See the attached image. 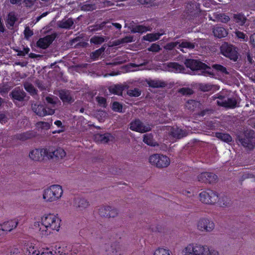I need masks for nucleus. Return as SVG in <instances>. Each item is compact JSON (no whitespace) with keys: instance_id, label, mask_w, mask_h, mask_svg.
<instances>
[{"instance_id":"obj_1","label":"nucleus","mask_w":255,"mask_h":255,"mask_svg":"<svg viewBox=\"0 0 255 255\" xmlns=\"http://www.w3.org/2000/svg\"><path fill=\"white\" fill-rule=\"evenodd\" d=\"M61 220L60 218L54 214H45L41 218V223L43 228H40V231L43 235H48L51 231H58L60 227Z\"/></svg>"},{"instance_id":"obj_2","label":"nucleus","mask_w":255,"mask_h":255,"mask_svg":"<svg viewBox=\"0 0 255 255\" xmlns=\"http://www.w3.org/2000/svg\"><path fill=\"white\" fill-rule=\"evenodd\" d=\"M213 252L217 251L210 249L207 246L196 243L187 245L183 251V255H210Z\"/></svg>"},{"instance_id":"obj_3","label":"nucleus","mask_w":255,"mask_h":255,"mask_svg":"<svg viewBox=\"0 0 255 255\" xmlns=\"http://www.w3.org/2000/svg\"><path fill=\"white\" fill-rule=\"evenodd\" d=\"M63 194L61 185L54 184L45 189L43 191V198L46 202H53L60 200Z\"/></svg>"},{"instance_id":"obj_4","label":"nucleus","mask_w":255,"mask_h":255,"mask_svg":"<svg viewBox=\"0 0 255 255\" xmlns=\"http://www.w3.org/2000/svg\"><path fill=\"white\" fill-rule=\"evenodd\" d=\"M151 165L158 168L167 167L170 163V159L166 155L161 154H153L148 159Z\"/></svg>"},{"instance_id":"obj_5","label":"nucleus","mask_w":255,"mask_h":255,"mask_svg":"<svg viewBox=\"0 0 255 255\" xmlns=\"http://www.w3.org/2000/svg\"><path fill=\"white\" fill-rule=\"evenodd\" d=\"M98 214L102 217L114 218L118 216L119 212L116 208L103 205L98 207Z\"/></svg>"},{"instance_id":"obj_6","label":"nucleus","mask_w":255,"mask_h":255,"mask_svg":"<svg viewBox=\"0 0 255 255\" xmlns=\"http://www.w3.org/2000/svg\"><path fill=\"white\" fill-rule=\"evenodd\" d=\"M221 53L226 57L230 58L234 61H236L238 58V53L236 47L234 46L224 43L220 47Z\"/></svg>"},{"instance_id":"obj_7","label":"nucleus","mask_w":255,"mask_h":255,"mask_svg":"<svg viewBox=\"0 0 255 255\" xmlns=\"http://www.w3.org/2000/svg\"><path fill=\"white\" fill-rule=\"evenodd\" d=\"M200 200L203 203L213 204L218 200V194L210 189L202 191L199 194Z\"/></svg>"},{"instance_id":"obj_8","label":"nucleus","mask_w":255,"mask_h":255,"mask_svg":"<svg viewBox=\"0 0 255 255\" xmlns=\"http://www.w3.org/2000/svg\"><path fill=\"white\" fill-rule=\"evenodd\" d=\"M197 229L201 232H211L215 228V224L210 219L200 218L196 223Z\"/></svg>"},{"instance_id":"obj_9","label":"nucleus","mask_w":255,"mask_h":255,"mask_svg":"<svg viewBox=\"0 0 255 255\" xmlns=\"http://www.w3.org/2000/svg\"><path fill=\"white\" fill-rule=\"evenodd\" d=\"M45 151L48 159H62L66 154L64 150L60 147H48L45 148Z\"/></svg>"},{"instance_id":"obj_10","label":"nucleus","mask_w":255,"mask_h":255,"mask_svg":"<svg viewBox=\"0 0 255 255\" xmlns=\"http://www.w3.org/2000/svg\"><path fill=\"white\" fill-rule=\"evenodd\" d=\"M31 108L33 112L39 117H44L54 114L53 109H50L49 107L43 105L39 104H32Z\"/></svg>"},{"instance_id":"obj_11","label":"nucleus","mask_w":255,"mask_h":255,"mask_svg":"<svg viewBox=\"0 0 255 255\" xmlns=\"http://www.w3.org/2000/svg\"><path fill=\"white\" fill-rule=\"evenodd\" d=\"M129 128L133 131L143 133L150 131L151 129L148 124H144L139 120H135L130 124Z\"/></svg>"},{"instance_id":"obj_12","label":"nucleus","mask_w":255,"mask_h":255,"mask_svg":"<svg viewBox=\"0 0 255 255\" xmlns=\"http://www.w3.org/2000/svg\"><path fill=\"white\" fill-rule=\"evenodd\" d=\"M199 181L204 183H212L217 180V176L211 172H203L199 174L198 177Z\"/></svg>"},{"instance_id":"obj_13","label":"nucleus","mask_w":255,"mask_h":255,"mask_svg":"<svg viewBox=\"0 0 255 255\" xmlns=\"http://www.w3.org/2000/svg\"><path fill=\"white\" fill-rule=\"evenodd\" d=\"M218 98L217 103L219 106L230 108H234L236 106L237 101L234 98L225 99L223 96H220Z\"/></svg>"},{"instance_id":"obj_14","label":"nucleus","mask_w":255,"mask_h":255,"mask_svg":"<svg viewBox=\"0 0 255 255\" xmlns=\"http://www.w3.org/2000/svg\"><path fill=\"white\" fill-rule=\"evenodd\" d=\"M55 38V36L53 35H48L43 38H40L36 43L37 46L45 49L52 43Z\"/></svg>"},{"instance_id":"obj_15","label":"nucleus","mask_w":255,"mask_h":255,"mask_svg":"<svg viewBox=\"0 0 255 255\" xmlns=\"http://www.w3.org/2000/svg\"><path fill=\"white\" fill-rule=\"evenodd\" d=\"M186 67L190 68L192 70H198L205 69L206 65L203 63L194 59H187L185 62Z\"/></svg>"},{"instance_id":"obj_16","label":"nucleus","mask_w":255,"mask_h":255,"mask_svg":"<svg viewBox=\"0 0 255 255\" xmlns=\"http://www.w3.org/2000/svg\"><path fill=\"white\" fill-rule=\"evenodd\" d=\"M29 156L33 160L39 161L43 157H46V152L45 151V148L35 149L29 152Z\"/></svg>"},{"instance_id":"obj_17","label":"nucleus","mask_w":255,"mask_h":255,"mask_svg":"<svg viewBox=\"0 0 255 255\" xmlns=\"http://www.w3.org/2000/svg\"><path fill=\"white\" fill-rule=\"evenodd\" d=\"M18 224V221L16 219L10 220L0 224L2 230L4 232H9L15 229Z\"/></svg>"},{"instance_id":"obj_18","label":"nucleus","mask_w":255,"mask_h":255,"mask_svg":"<svg viewBox=\"0 0 255 255\" xmlns=\"http://www.w3.org/2000/svg\"><path fill=\"white\" fill-rule=\"evenodd\" d=\"M239 140L241 144L248 150H252L255 147V138L253 136H246Z\"/></svg>"},{"instance_id":"obj_19","label":"nucleus","mask_w":255,"mask_h":255,"mask_svg":"<svg viewBox=\"0 0 255 255\" xmlns=\"http://www.w3.org/2000/svg\"><path fill=\"white\" fill-rule=\"evenodd\" d=\"M169 134L173 137L180 139L187 135L186 130H183L178 127H171L169 129Z\"/></svg>"},{"instance_id":"obj_20","label":"nucleus","mask_w":255,"mask_h":255,"mask_svg":"<svg viewBox=\"0 0 255 255\" xmlns=\"http://www.w3.org/2000/svg\"><path fill=\"white\" fill-rule=\"evenodd\" d=\"M209 18L211 20L217 22H221L223 23H227L230 19V18L228 15L225 13H222L220 12L213 13L212 16L210 15Z\"/></svg>"},{"instance_id":"obj_21","label":"nucleus","mask_w":255,"mask_h":255,"mask_svg":"<svg viewBox=\"0 0 255 255\" xmlns=\"http://www.w3.org/2000/svg\"><path fill=\"white\" fill-rule=\"evenodd\" d=\"M165 34L164 30H161L160 32L154 33H148L142 37L144 40L152 42L159 39L160 37Z\"/></svg>"},{"instance_id":"obj_22","label":"nucleus","mask_w":255,"mask_h":255,"mask_svg":"<svg viewBox=\"0 0 255 255\" xmlns=\"http://www.w3.org/2000/svg\"><path fill=\"white\" fill-rule=\"evenodd\" d=\"M11 95L13 99L18 101H22L25 97V93L20 88L17 87L13 90Z\"/></svg>"},{"instance_id":"obj_23","label":"nucleus","mask_w":255,"mask_h":255,"mask_svg":"<svg viewBox=\"0 0 255 255\" xmlns=\"http://www.w3.org/2000/svg\"><path fill=\"white\" fill-rule=\"evenodd\" d=\"M113 138V136L110 133L97 134L95 136V139L97 142H99L102 143H106L110 140H112Z\"/></svg>"},{"instance_id":"obj_24","label":"nucleus","mask_w":255,"mask_h":255,"mask_svg":"<svg viewBox=\"0 0 255 255\" xmlns=\"http://www.w3.org/2000/svg\"><path fill=\"white\" fill-rule=\"evenodd\" d=\"M166 70L170 72H181L184 70V68L177 63L170 62L167 64Z\"/></svg>"},{"instance_id":"obj_25","label":"nucleus","mask_w":255,"mask_h":255,"mask_svg":"<svg viewBox=\"0 0 255 255\" xmlns=\"http://www.w3.org/2000/svg\"><path fill=\"white\" fill-rule=\"evenodd\" d=\"M59 97L61 100L65 103H70L74 102L70 93L69 91L62 90L59 92Z\"/></svg>"},{"instance_id":"obj_26","label":"nucleus","mask_w":255,"mask_h":255,"mask_svg":"<svg viewBox=\"0 0 255 255\" xmlns=\"http://www.w3.org/2000/svg\"><path fill=\"white\" fill-rule=\"evenodd\" d=\"M233 20L239 25L243 26L246 22L247 18L242 13L234 14Z\"/></svg>"},{"instance_id":"obj_27","label":"nucleus","mask_w":255,"mask_h":255,"mask_svg":"<svg viewBox=\"0 0 255 255\" xmlns=\"http://www.w3.org/2000/svg\"><path fill=\"white\" fill-rule=\"evenodd\" d=\"M213 32L215 37L221 38L226 37L228 34L227 30L222 27H215Z\"/></svg>"},{"instance_id":"obj_28","label":"nucleus","mask_w":255,"mask_h":255,"mask_svg":"<svg viewBox=\"0 0 255 255\" xmlns=\"http://www.w3.org/2000/svg\"><path fill=\"white\" fill-rule=\"evenodd\" d=\"M89 205V202L85 198H78L75 200V206L81 209L87 208Z\"/></svg>"},{"instance_id":"obj_29","label":"nucleus","mask_w":255,"mask_h":255,"mask_svg":"<svg viewBox=\"0 0 255 255\" xmlns=\"http://www.w3.org/2000/svg\"><path fill=\"white\" fill-rule=\"evenodd\" d=\"M111 251L113 255H122L125 251L121 245L115 243L112 245Z\"/></svg>"},{"instance_id":"obj_30","label":"nucleus","mask_w":255,"mask_h":255,"mask_svg":"<svg viewBox=\"0 0 255 255\" xmlns=\"http://www.w3.org/2000/svg\"><path fill=\"white\" fill-rule=\"evenodd\" d=\"M151 27L142 25H137L132 28L131 32L133 33H142L147 31H151Z\"/></svg>"},{"instance_id":"obj_31","label":"nucleus","mask_w":255,"mask_h":255,"mask_svg":"<svg viewBox=\"0 0 255 255\" xmlns=\"http://www.w3.org/2000/svg\"><path fill=\"white\" fill-rule=\"evenodd\" d=\"M148 86L154 88H163L166 86V84L159 80H150L147 82Z\"/></svg>"},{"instance_id":"obj_32","label":"nucleus","mask_w":255,"mask_h":255,"mask_svg":"<svg viewBox=\"0 0 255 255\" xmlns=\"http://www.w3.org/2000/svg\"><path fill=\"white\" fill-rule=\"evenodd\" d=\"M74 24V21L72 18L67 19H63L58 23V26L60 28L69 29Z\"/></svg>"},{"instance_id":"obj_33","label":"nucleus","mask_w":255,"mask_h":255,"mask_svg":"<svg viewBox=\"0 0 255 255\" xmlns=\"http://www.w3.org/2000/svg\"><path fill=\"white\" fill-rule=\"evenodd\" d=\"M46 101L48 104L46 107H49L50 109H53L54 113L56 109V105L58 101V98L55 97H46Z\"/></svg>"},{"instance_id":"obj_34","label":"nucleus","mask_w":255,"mask_h":255,"mask_svg":"<svg viewBox=\"0 0 255 255\" xmlns=\"http://www.w3.org/2000/svg\"><path fill=\"white\" fill-rule=\"evenodd\" d=\"M143 141L146 144L155 146L157 145L153 139V135L151 134H146L143 135Z\"/></svg>"},{"instance_id":"obj_35","label":"nucleus","mask_w":255,"mask_h":255,"mask_svg":"<svg viewBox=\"0 0 255 255\" xmlns=\"http://www.w3.org/2000/svg\"><path fill=\"white\" fill-rule=\"evenodd\" d=\"M124 90V86L121 85H116L110 87L109 88V91L111 93L118 95H122Z\"/></svg>"},{"instance_id":"obj_36","label":"nucleus","mask_w":255,"mask_h":255,"mask_svg":"<svg viewBox=\"0 0 255 255\" xmlns=\"http://www.w3.org/2000/svg\"><path fill=\"white\" fill-rule=\"evenodd\" d=\"M216 136L222 140V141L229 142L232 141V137L228 133H225L222 132H216Z\"/></svg>"},{"instance_id":"obj_37","label":"nucleus","mask_w":255,"mask_h":255,"mask_svg":"<svg viewBox=\"0 0 255 255\" xmlns=\"http://www.w3.org/2000/svg\"><path fill=\"white\" fill-rule=\"evenodd\" d=\"M51 124L48 122H39L36 124V128L38 130H47L50 128Z\"/></svg>"},{"instance_id":"obj_38","label":"nucleus","mask_w":255,"mask_h":255,"mask_svg":"<svg viewBox=\"0 0 255 255\" xmlns=\"http://www.w3.org/2000/svg\"><path fill=\"white\" fill-rule=\"evenodd\" d=\"M133 41V36H127L125 37L118 39L117 40L115 41V45H119L121 44L127 43L131 42Z\"/></svg>"},{"instance_id":"obj_39","label":"nucleus","mask_w":255,"mask_h":255,"mask_svg":"<svg viewBox=\"0 0 255 255\" xmlns=\"http://www.w3.org/2000/svg\"><path fill=\"white\" fill-rule=\"evenodd\" d=\"M24 87L25 90L29 93L31 95H35L36 94V90L30 83L27 82L24 83Z\"/></svg>"},{"instance_id":"obj_40","label":"nucleus","mask_w":255,"mask_h":255,"mask_svg":"<svg viewBox=\"0 0 255 255\" xmlns=\"http://www.w3.org/2000/svg\"><path fill=\"white\" fill-rule=\"evenodd\" d=\"M198 102L194 100H189L185 105L187 109L190 111H193L198 106Z\"/></svg>"},{"instance_id":"obj_41","label":"nucleus","mask_w":255,"mask_h":255,"mask_svg":"<svg viewBox=\"0 0 255 255\" xmlns=\"http://www.w3.org/2000/svg\"><path fill=\"white\" fill-rule=\"evenodd\" d=\"M90 42L95 44H101L105 41L103 36H94L90 39Z\"/></svg>"},{"instance_id":"obj_42","label":"nucleus","mask_w":255,"mask_h":255,"mask_svg":"<svg viewBox=\"0 0 255 255\" xmlns=\"http://www.w3.org/2000/svg\"><path fill=\"white\" fill-rule=\"evenodd\" d=\"M213 69L217 71L220 72L222 74H228L229 72L227 71L226 68L220 64H214L212 65Z\"/></svg>"},{"instance_id":"obj_43","label":"nucleus","mask_w":255,"mask_h":255,"mask_svg":"<svg viewBox=\"0 0 255 255\" xmlns=\"http://www.w3.org/2000/svg\"><path fill=\"white\" fill-rule=\"evenodd\" d=\"M81 39V38H80V37H76V38L72 39L70 41L71 45V46H73L75 43H76L74 45V47H77L78 46H86L87 44V43H86V42H82V43L79 42V41H80Z\"/></svg>"},{"instance_id":"obj_44","label":"nucleus","mask_w":255,"mask_h":255,"mask_svg":"<svg viewBox=\"0 0 255 255\" xmlns=\"http://www.w3.org/2000/svg\"><path fill=\"white\" fill-rule=\"evenodd\" d=\"M127 94L130 97H137L140 95L141 91L138 88H134L133 89H129L128 91Z\"/></svg>"},{"instance_id":"obj_45","label":"nucleus","mask_w":255,"mask_h":255,"mask_svg":"<svg viewBox=\"0 0 255 255\" xmlns=\"http://www.w3.org/2000/svg\"><path fill=\"white\" fill-rule=\"evenodd\" d=\"M16 20L15 15L13 13H9L7 16V23L10 26H13Z\"/></svg>"},{"instance_id":"obj_46","label":"nucleus","mask_w":255,"mask_h":255,"mask_svg":"<svg viewBox=\"0 0 255 255\" xmlns=\"http://www.w3.org/2000/svg\"><path fill=\"white\" fill-rule=\"evenodd\" d=\"M179 46L182 48H186L189 49H192L195 48V44L193 43H191L187 41H184L179 44Z\"/></svg>"},{"instance_id":"obj_47","label":"nucleus","mask_w":255,"mask_h":255,"mask_svg":"<svg viewBox=\"0 0 255 255\" xmlns=\"http://www.w3.org/2000/svg\"><path fill=\"white\" fill-rule=\"evenodd\" d=\"M153 255H171L169 251L163 248H159L155 250Z\"/></svg>"},{"instance_id":"obj_48","label":"nucleus","mask_w":255,"mask_h":255,"mask_svg":"<svg viewBox=\"0 0 255 255\" xmlns=\"http://www.w3.org/2000/svg\"><path fill=\"white\" fill-rule=\"evenodd\" d=\"M105 50V47L102 46L101 48L93 52L91 57L94 59L98 58L104 52Z\"/></svg>"},{"instance_id":"obj_49","label":"nucleus","mask_w":255,"mask_h":255,"mask_svg":"<svg viewBox=\"0 0 255 255\" xmlns=\"http://www.w3.org/2000/svg\"><path fill=\"white\" fill-rule=\"evenodd\" d=\"M179 93L183 95H190L193 94V90L189 88H182L179 90Z\"/></svg>"},{"instance_id":"obj_50","label":"nucleus","mask_w":255,"mask_h":255,"mask_svg":"<svg viewBox=\"0 0 255 255\" xmlns=\"http://www.w3.org/2000/svg\"><path fill=\"white\" fill-rule=\"evenodd\" d=\"M161 50V48L158 44L153 43L150 47L147 48V50L153 52H158Z\"/></svg>"},{"instance_id":"obj_51","label":"nucleus","mask_w":255,"mask_h":255,"mask_svg":"<svg viewBox=\"0 0 255 255\" xmlns=\"http://www.w3.org/2000/svg\"><path fill=\"white\" fill-rule=\"evenodd\" d=\"M123 106L117 102H115L113 104L112 109L116 112H122Z\"/></svg>"},{"instance_id":"obj_52","label":"nucleus","mask_w":255,"mask_h":255,"mask_svg":"<svg viewBox=\"0 0 255 255\" xmlns=\"http://www.w3.org/2000/svg\"><path fill=\"white\" fill-rule=\"evenodd\" d=\"M200 89L204 92L209 91L212 88V86L209 84H201L199 86Z\"/></svg>"},{"instance_id":"obj_53","label":"nucleus","mask_w":255,"mask_h":255,"mask_svg":"<svg viewBox=\"0 0 255 255\" xmlns=\"http://www.w3.org/2000/svg\"><path fill=\"white\" fill-rule=\"evenodd\" d=\"M236 36L239 39H242L244 41H247L248 40V36L244 32L237 31L235 32Z\"/></svg>"},{"instance_id":"obj_54","label":"nucleus","mask_w":255,"mask_h":255,"mask_svg":"<svg viewBox=\"0 0 255 255\" xmlns=\"http://www.w3.org/2000/svg\"><path fill=\"white\" fill-rule=\"evenodd\" d=\"M24 37L26 39H28L33 34V31L30 29L28 26L26 27L24 31Z\"/></svg>"},{"instance_id":"obj_55","label":"nucleus","mask_w":255,"mask_h":255,"mask_svg":"<svg viewBox=\"0 0 255 255\" xmlns=\"http://www.w3.org/2000/svg\"><path fill=\"white\" fill-rule=\"evenodd\" d=\"M96 101L100 106L103 107H106V100L105 98L98 96L96 97Z\"/></svg>"},{"instance_id":"obj_56","label":"nucleus","mask_w":255,"mask_h":255,"mask_svg":"<svg viewBox=\"0 0 255 255\" xmlns=\"http://www.w3.org/2000/svg\"><path fill=\"white\" fill-rule=\"evenodd\" d=\"M28 252V254L27 255H40L39 252L36 250L33 247H29Z\"/></svg>"},{"instance_id":"obj_57","label":"nucleus","mask_w":255,"mask_h":255,"mask_svg":"<svg viewBox=\"0 0 255 255\" xmlns=\"http://www.w3.org/2000/svg\"><path fill=\"white\" fill-rule=\"evenodd\" d=\"M95 6L92 4H85L82 6V9L85 11L92 10L95 8Z\"/></svg>"},{"instance_id":"obj_58","label":"nucleus","mask_w":255,"mask_h":255,"mask_svg":"<svg viewBox=\"0 0 255 255\" xmlns=\"http://www.w3.org/2000/svg\"><path fill=\"white\" fill-rule=\"evenodd\" d=\"M29 48L28 47L23 48L22 50H19L17 51V55L22 56H25L29 52Z\"/></svg>"},{"instance_id":"obj_59","label":"nucleus","mask_w":255,"mask_h":255,"mask_svg":"<svg viewBox=\"0 0 255 255\" xmlns=\"http://www.w3.org/2000/svg\"><path fill=\"white\" fill-rule=\"evenodd\" d=\"M178 44V42H171L169 43H168L165 46V48L166 49L168 50H172L175 47L177 46V45Z\"/></svg>"},{"instance_id":"obj_60","label":"nucleus","mask_w":255,"mask_h":255,"mask_svg":"<svg viewBox=\"0 0 255 255\" xmlns=\"http://www.w3.org/2000/svg\"><path fill=\"white\" fill-rule=\"evenodd\" d=\"M36 0H24L25 5L27 7H31L34 5Z\"/></svg>"},{"instance_id":"obj_61","label":"nucleus","mask_w":255,"mask_h":255,"mask_svg":"<svg viewBox=\"0 0 255 255\" xmlns=\"http://www.w3.org/2000/svg\"><path fill=\"white\" fill-rule=\"evenodd\" d=\"M6 122V118L4 114H0V122L1 124L5 123Z\"/></svg>"},{"instance_id":"obj_62","label":"nucleus","mask_w":255,"mask_h":255,"mask_svg":"<svg viewBox=\"0 0 255 255\" xmlns=\"http://www.w3.org/2000/svg\"><path fill=\"white\" fill-rule=\"evenodd\" d=\"M153 0H138V2L141 4H147L150 3Z\"/></svg>"},{"instance_id":"obj_63","label":"nucleus","mask_w":255,"mask_h":255,"mask_svg":"<svg viewBox=\"0 0 255 255\" xmlns=\"http://www.w3.org/2000/svg\"><path fill=\"white\" fill-rule=\"evenodd\" d=\"M18 138L20 140H24L26 139L27 138H28V136H27V133H24L20 134L19 136H18Z\"/></svg>"},{"instance_id":"obj_64","label":"nucleus","mask_w":255,"mask_h":255,"mask_svg":"<svg viewBox=\"0 0 255 255\" xmlns=\"http://www.w3.org/2000/svg\"><path fill=\"white\" fill-rule=\"evenodd\" d=\"M250 42L255 46V33L252 34L250 37Z\"/></svg>"}]
</instances>
